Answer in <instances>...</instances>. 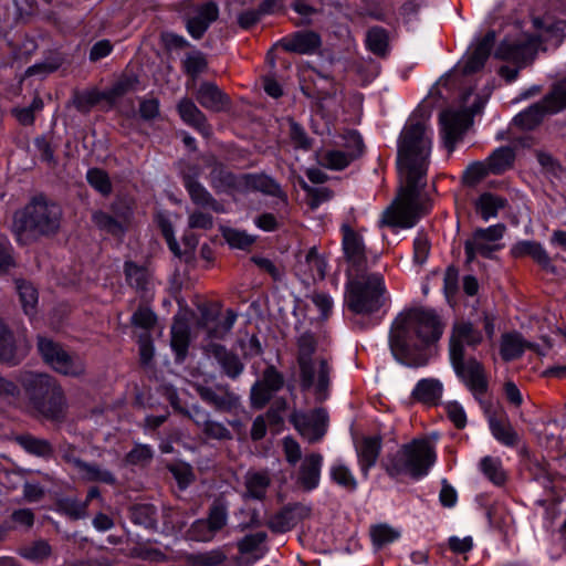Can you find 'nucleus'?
Instances as JSON below:
<instances>
[{"mask_svg": "<svg viewBox=\"0 0 566 566\" xmlns=\"http://www.w3.org/2000/svg\"><path fill=\"white\" fill-rule=\"evenodd\" d=\"M431 135L427 120L411 116L398 139V165L406 171L395 201L384 211L381 226L412 228L429 212L430 203L421 198L431 153Z\"/></svg>", "mask_w": 566, "mask_h": 566, "instance_id": "nucleus-1", "label": "nucleus"}, {"mask_svg": "<svg viewBox=\"0 0 566 566\" xmlns=\"http://www.w3.org/2000/svg\"><path fill=\"white\" fill-rule=\"evenodd\" d=\"M446 324L432 308L413 307L399 313L389 331V348L395 359L409 367L427 366L437 355Z\"/></svg>", "mask_w": 566, "mask_h": 566, "instance_id": "nucleus-2", "label": "nucleus"}, {"mask_svg": "<svg viewBox=\"0 0 566 566\" xmlns=\"http://www.w3.org/2000/svg\"><path fill=\"white\" fill-rule=\"evenodd\" d=\"M482 342L483 334L472 322L459 319L452 324L449 338L450 363L457 377L480 403L489 390V379L481 361L475 357L465 358V346L475 349Z\"/></svg>", "mask_w": 566, "mask_h": 566, "instance_id": "nucleus-3", "label": "nucleus"}, {"mask_svg": "<svg viewBox=\"0 0 566 566\" xmlns=\"http://www.w3.org/2000/svg\"><path fill=\"white\" fill-rule=\"evenodd\" d=\"M27 405L36 417L61 423L66 419L67 400L61 384L51 375L21 370L17 377Z\"/></svg>", "mask_w": 566, "mask_h": 566, "instance_id": "nucleus-4", "label": "nucleus"}, {"mask_svg": "<svg viewBox=\"0 0 566 566\" xmlns=\"http://www.w3.org/2000/svg\"><path fill=\"white\" fill-rule=\"evenodd\" d=\"M385 279L380 273H357L346 283L344 302L355 315H371L386 302Z\"/></svg>", "mask_w": 566, "mask_h": 566, "instance_id": "nucleus-5", "label": "nucleus"}, {"mask_svg": "<svg viewBox=\"0 0 566 566\" xmlns=\"http://www.w3.org/2000/svg\"><path fill=\"white\" fill-rule=\"evenodd\" d=\"M62 208L45 196H35L22 211L14 213L13 230L17 234L31 232L39 235L55 234L61 224Z\"/></svg>", "mask_w": 566, "mask_h": 566, "instance_id": "nucleus-6", "label": "nucleus"}, {"mask_svg": "<svg viewBox=\"0 0 566 566\" xmlns=\"http://www.w3.org/2000/svg\"><path fill=\"white\" fill-rule=\"evenodd\" d=\"M436 454L426 439H413L402 444L395 454H388L381 467L391 478L408 474L412 479L424 476L434 463Z\"/></svg>", "mask_w": 566, "mask_h": 566, "instance_id": "nucleus-7", "label": "nucleus"}, {"mask_svg": "<svg viewBox=\"0 0 566 566\" xmlns=\"http://www.w3.org/2000/svg\"><path fill=\"white\" fill-rule=\"evenodd\" d=\"M192 388L202 402L218 413L238 415L242 410L241 396L229 384L209 385L207 380L193 382Z\"/></svg>", "mask_w": 566, "mask_h": 566, "instance_id": "nucleus-8", "label": "nucleus"}, {"mask_svg": "<svg viewBox=\"0 0 566 566\" xmlns=\"http://www.w3.org/2000/svg\"><path fill=\"white\" fill-rule=\"evenodd\" d=\"M38 350L44 360L56 373L77 377L85 373L83 360L75 355H70L59 343L39 336Z\"/></svg>", "mask_w": 566, "mask_h": 566, "instance_id": "nucleus-9", "label": "nucleus"}, {"mask_svg": "<svg viewBox=\"0 0 566 566\" xmlns=\"http://www.w3.org/2000/svg\"><path fill=\"white\" fill-rule=\"evenodd\" d=\"M289 420L304 439L315 443L326 433L328 415L324 408H315L310 412L294 410Z\"/></svg>", "mask_w": 566, "mask_h": 566, "instance_id": "nucleus-10", "label": "nucleus"}, {"mask_svg": "<svg viewBox=\"0 0 566 566\" xmlns=\"http://www.w3.org/2000/svg\"><path fill=\"white\" fill-rule=\"evenodd\" d=\"M346 150H327L318 158V164L327 169L343 170L352 161L361 156L364 143L361 136L356 130H349L344 136Z\"/></svg>", "mask_w": 566, "mask_h": 566, "instance_id": "nucleus-11", "label": "nucleus"}, {"mask_svg": "<svg viewBox=\"0 0 566 566\" xmlns=\"http://www.w3.org/2000/svg\"><path fill=\"white\" fill-rule=\"evenodd\" d=\"M199 168L191 166L181 175L182 185L186 188L191 202L200 209H210L216 213H224L226 207L217 200L206 188L199 182Z\"/></svg>", "mask_w": 566, "mask_h": 566, "instance_id": "nucleus-12", "label": "nucleus"}, {"mask_svg": "<svg viewBox=\"0 0 566 566\" xmlns=\"http://www.w3.org/2000/svg\"><path fill=\"white\" fill-rule=\"evenodd\" d=\"M311 367L310 380H305L303 371L300 370V387L302 391L314 388L315 399L323 402L328 397L332 367L328 358L324 356H317L315 360H311Z\"/></svg>", "mask_w": 566, "mask_h": 566, "instance_id": "nucleus-13", "label": "nucleus"}, {"mask_svg": "<svg viewBox=\"0 0 566 566\" xmlns=\"http://www.w3.org/2000/svg\"><path fill=\"white\" fill-rule=\"evenodd\" d=\"M472 124V119L464 111L447 109L440 114V125L444 147L452 153L455 144L460 142Z\"/></svg>", "mask_w": 566, "mask_h": 566, "instance_id": "nucleus-14", "label": "nucleus"}, {"mask_svg": "<svg viewBox=\"0 0 566 566\" xmlns=\"http://www.w3.org/2000/svg\"><path fill=\"white\" fill-rule=\"evenodd\" d=\"M218 18V4L214 1H207L185 14L186 29L195 40H200Z\"/></svg>", "mask_w": 566, "mask_h": 566, "instance_id": "nucleus-15", "label": "nucleus"}, {"mask_svg": "<svg viewBox=\"0 0 566 566\" xmlns=\"http://www.w3.org/2000/svg\"><path fill=\"white\" fill-rule=\"evenodd\" d=\"M343 234L342 247L346 261L357 272L366 270L367 256L366 247L360 233L355 231L348 223L340 227Z\"/></svg>", "mask_w": 566, "mask_h": 566, "instance_id": "nucleus-16", "label": "nucleus"}, {"mask_svg": "<svg viewBox=\"0 0 566 566\" xmlns=\"http://www.w3.org/2000/svg\"><path fill=\"white\" fill-rule=\"evenodd\" d=\"M208 356L213 357L227 378L237 380L244 371L245 365L237 353L219 343H209L203 347Z\"/></svg>", "mask_w": 566, "mask_h": 566, "instance_id": "nucleus-17", "label": "nucleus"}, {"mask_svg": "<svg viewBox=\"0 0 566 566\" xmlns=\"http://www.w3.org/2000/svg\"><path fill=\"white\" fill-rule=\"evenodd\" d=\"M536 55L534 45L526 41L503 40L497 45L494 57L516 64L518 69L531 64Z\"/></svg>", "mask_w": 566, "mask_h": 566, "instance_id": "nucleus-18", "label": "nucleus"}, {"mask_svg": "<svg viewBox=\"0 0 566 566\" xmlns=\"http://www.w3.org/2000/svg\"><path fill=\"white\" fill-rule=\"evenodd\" d=\"M323 455L317 452L306 454L296 472L295 484L304 492L316 489L321 480Z\"/></svg>", "mask_w": 566, "mask_h": 566, "instance_id": "nucleus-19", "label": "nucleus"}, {"mask_svg": "<svg viewBox=\"0 0 566 566\" xmlns=\"http://www.w3.org/2000/svg\"><path fill=\"white\" fill-rule=\"evenodd\" d=\"M381 449V436H364L355 442L358 464L365 478L368 476L369 470L377 463Z\"/></svg>", "mask_w": 566, "mask_h": 566, "instance_id": "nucleus-20", "label": "nucleus"}, {"mask_svg": "<svg viewBox=\"0 0 566 566\" xmlns=\"http://www.w3.org/2000/svg\"><path fill=\"white\" fill-rule=\"evenodd\" d=\"M511 255L514 259L530 256L544 271L554 275L557 274L556 265L553 264L552 258L548 255L547 251L543 248V245L539 242L530 240L518 241L512 247Z\"/></svg>", "mask_w": 566, "mask_h": 566, "instance_id": "nucleus-21", "label": "nucleus"}, {"mask_svg": "<svg viewBox=\"0 0 566 566\" xmlns=\"http://www.w3.org/2000/svg\"><path fill=\"white\" fill-rule=\"evenodd\" d=\"M495 41L496 33L494 30L488 31L485 35L478 41L463 64L462 73L464 75L476 73L484 67V64L494 48Z\"/></svg>", "mask_w": 566, "mask_h": 566, "instance_id": "nucleus-22", "label": "nucleus"}, {"mask_svg": "<svg viewBox=\"0 0 566 566\" xmlns=\"http://www.w3.org/2000/svg\"><path fill=\"white\" fill-rule=\"evenodd\" d=\"M321 45V35L315 31H296L281 40L284 51L297 54H313Z\"/></svg>", "mask_w": 566, "mask_h": 566, "instance_id": "nucleus-23", "label": "nucleus"}, {"mask_svg": "<svg viewBox=\"0 0 566 566\" xmlns=\"http://www.w3.org/2000/svg\"><path fill=\"white\" fill-rule=\"evenodd\" d=\"M177 112L185 124L198 130L202 136L208 137L211 134V125L208 123L207 116L192 99L181 98L177 104Z\"/></svg>", "mask_w": 566, "mask_h": 566, "instance_id": "nucleus-24", "label": "nucleus"}, {"mask_svg": "<svg viewBox=\"0 0 566 566\" xmlns=\"http://www.w3.org/2000/svg\"><path fill=\"white\" fill-rule=\"evenodd\" d=\"M211 168L209 182L216 193H230L239 188L238 176L216 158L208 164Z\"/></svg>", "mask_w": 566, "mask_h": 566, "instance_id": "nucleus-25", "label": "nucleus"}, {"mask_svg": "<svg viewBox=\"0 0 566 566\" xmlns=\"http://www.w3.org/2000/svg\"><path fill=\"white\" fill-rule=\"evenodd\" d=\"M317 345L315 334L310 331L304 332L296 338V361L305 380L311 379V360H315L314 354L317 350Z\"/></svg>", "mask_w": 566, "mask_h": 566, "instance_id": "nucleus-26", "label": "nucleus"}, {"mask_svg": "<svg viewBox=\"0 0 566 566\" xmlns=\"http://www.w3.org/2000/svg\"><path fill=\"white\" fill-rule=\"evenodd\" d=\"M525 349H531L538 355H544L537 344L525 340L518 333H507L502 336L500 354L504 361H511L522 357Z\"/></svg>", "mask_w": 566, "mask_h": 566, "instance_id": "nucleus-27", "label": "nucleus"}, {"mask_svg": "<svg viewBox=\"0 0 566 566\" xmlns=\"http://www.w3.org/2000/svg\"><path fill=\"white\" fill-rule=\"evenodd\" d=\"M196 98L202 107L212 112H221L230 105L229 96L212 82H202Z\"/></svg>", "mask_w": 566, "mask_h": 566, "instance_id": "nucleus-28", "label": "nucleus"}, {"mask_svg": "<svg viewBox=\"0 0 566 566\" xmlns=\"http://www.w3.org/2000/svg\"><path fill=\"white\" fill-rule=\"evenodd\" d=\"M242 179L249 189L276 197L284 203H287L286 192L272 177L264 174H245L242 176Z\"/></svg>", "mask_w": 566, "mask_h": 566, "instance_id": "nucleus-29", "label": "nucleus"}, {"mask_svg": "<svg viewBox=\"0 0 566 566\" xmlns=\"http://www.w3.org/2000/svg\"><path fill=\"white\" fill-rule=\"evenodd\" d=\"M443 385L436 378H423L415 386L411 398L427 406H437L442 397Z\"/></svg>", "mask_w": 566, "mask_h": 566, "instance_id": "nucleus-30", "label": "nucleus"}, {"mask_svg": "<svg viewBox=\"0 0 566 566\" xmlns=\"http://www.w3.org/2000/svg\"><path fill=\"white\" fill-rule=\"evenodd\" d=\"M271 485V478L265 471H249L244 475L245 491L242 494L244 500L263 501L266 496L268 489Z\"/></svg>", "mask_w": 566, "mask_h": 566, "instance_id": "nucleus-31", "label": "nucleus"}, {"mask_svg": "<svg viewBox=\"0 0 566 566\" xmlns=\"http://www.w3.org/2000/svg\"><path fill=\"white\" fill-rule=\"evenodd\" d=\"M124 275L127 285L137 293H147L151 283V274L147 266L137 264L134 261H125Z\"/></svg>", "mask_w": 566, "mask_h": 566, "instance_id": "nucleus-32", "label": "nucleus"}, {"mask_svg": "<svg viewBox=\"0 0 566 566\" xmlns=\"http://www.w3.org/2000/svg\"><path fill=\"white\" fill-rule=\"evenodd\" d=\"M19 352L13 333L3 323H0V363L17 366L23 359Z\"/></svg>", "mask_w": 566, "mask_h": 566, "instance_id": "nucleus-33", "label": "nucleus"}, {"mask_svg": "<svg viewBox=\"0 0 566 566\" xmlns=\"http://www.w3.org/2000/svg\"><path fill=\"white\" fill-rule=\"evenodd\" d=\"M301 91L306 97L321 103L336 95L335 81L332 76H322V82L311 78L301 85Z\"/></svg>", "mask_w": 566, "mask_h": 566, "instance_id": "nucleus-34", "label": "nucleus"}, {"mask_svg": "<svg viewBox=\"0 0 566 566\" xmlns=\"http://www.w3.org/2000/svg\"><path fill=\"white\" fill-rule=\"evenodd\" d=\"M190 345V328L182 319H175L171 326L170 346L176 356L177 363H182Z\"/></svg>", "mask_w": 566, "mask_h": 566, "instance_id": "nucleus-35", "label": "nucleus"}, {"mask_svg": "<svg viewBox=\"0 0 566 566\" xmlns=\"http://www.w3.org/2000/svg\"><path fill=\"white\" fill-rule=\"evenodd\" d=\"M546 114L549 113L543 97L539 102L532 104L525 111L518 113L513 118V124L523 130H533L541 125Z\"/></svg>", "mask_w": 566, "mask_h": 566, "instance_id": "nucleus-36", "label": "nucleus"}, {"mask_svg": "<svg viewBox=\"0 0 566 566\" xmlns=\"http://www.w3.org/2000/svg\"><path fill=\"white\" fill-rule=\"evenodd\" d=\"M489 424L492 434L501 443L507 447H515L518 443V434L505 415L500 417L495 413L490 415Z\"/></svg>", "mask_w": 566, "mask_h": 566, "instance_id": "nucleus-37", "label": "nucleus"}, {"mask_svg": "<svg viewBox=\"0 0 566 566\" xmlns=\"http://www.w3.org/2000/svg\"><path fill=\"white\" fill-rule=\"evenodd\" d=\"M14 440L25 452L34 457L49 460L54 455V448L46 439L23 433L17 436Z\"/></svg>", "mask_w": 566, "mask_h": 566, "instance_id": "nucleus-38", "label": "nucleus"}, {"mask_svg": "<svg viewBox=\"0 0 566 566\" xmlns=\"http://www.w3.org/2000/svg\"><path fill=\"white\" fill-rule=\"evenodd\" d=\"M515 150L510 146L495 149L485 160L492 175H502L514 166Z\"/></svg>", "mask_w": 566, "mask_h": 566, "instance_id": "nucleus-39", "label": "nucleus"}, {"mask_svg": "<svg viewBox=\"0 0 566 566\" xmlns=\"http://www.w3.org/2000/svg\"><path fill=\"white\" fill-rule=\"evenodd\" d=\"M507 206V200L492 192H483L475 201V211L483 220L497 216L499 211Z\"/></svg>", "mask_w": 566, "mask_h": 566, "instance_id": "nucleus-40", "label": "nucleus"}, {"mask_svg": "<svg viewBox=\"0 0 566 566\" xmlns=\"http://www.w3.org/2000/svg\"><path fill=\"white\" fill-rule=\"evenodd\" d=\"M129 518L134 524L148 530L157 528V509L150 503L135 504L129 509Z\"/></svg>", "mask_w": 566, "mask_h": 566, "instance_id": "nucleus-41", "label": "nucleus"}, {"mask_svg": "<svg viewBox=\"0 0 566 566\" xmlns=\"http://www.w3.org/2000/svg\"><path fill=\"white\" fill-rule=\"evenodd\" d=\"M499 249V244L492 243L491 241H485L483 239H478L476 235L472 234V238L464 242L465 262L472 263L476 255L491 259L493 252L497 251Z\"/></svg>", "mask_w": 566, "mask_h": 566, "instance_id": "nucleus-42", "label": "nucleus"}, {"mask_svg": "<svg viewBox=\"0 0 566 566\" xmlns=\"http://www.w3.org/2000/svg\"><path fill=\"white\" fill-rule=\"evenodd\" d=\"M549 114H557L566 109V76L556 81L549 92L544 96Z\"/></svg>", "mask_w": 566, "mask_h": 566, "instance_id": "nucleus-43", "label": "nucleus"}, {"mask_svg": "<svg viewBox=\"0 0 566 566\" xmlns=\"http://www.w3.org/2000/svg\"><path fill=\"white\" fill-rule=\"evenodd\" d=\"M78 472L82 478L88 482H101L107 485H115L117 483V479L112 471L104 469L94 462H84Z\"/></svg>", "mask_w": 566, "mask_h": 566, "instance_id": "nucleus-44", "label": "nucleus"}, {"mask_svg": "<svg viewBox=\"0 0 566 566\" xmlns=\"http://www.w3.org/2000/svg\"><path fill=\"white\" fill-rule=\"evenodd\" d=\"M237 317L238 314L232 308H228L223 318L219 316L214 324L203 328L207 333V337L210 339H224L231 332Z\"/></svg>", "mask_w": 566, "mask_h": 566, "instance_id": "nucleus-45", "label": "nucleus"}, {"mask_svg": "<svg viewBox=\"0 0 566 566\" xmlns=\"http://www.w3.org/2000/svg\"><path fill=\"white\" fill-rule=\"evenodd\" d=\"M227 559L222 549L217 548L206 553L187 554L185 562L188 566H219Z\"/></svg>", "mask_w": 566, "mask_h": 566, "instance_id": "nucleus-46", "label": "nucleus"}, {"mask_svg": "<svg viewBox=\"0 0 566 566\" xmlns=\"http://www.w3.org/2000/svg\"><path fill=\"white\" fill-rule=\"evenodd\" d=\"M15 286L24 313L27 315H33L35 313L39 296L36 289L30 282L24 280H17Z\"/></svg>", "mask_w": 566, "mask_h": 566, "instance_id": "nucleus-47", "label": "nucleus"}, {"mask_svg": "<svg viewBox=\"0 0 566 566\" xmlns=\"http://www.w3.org/2000/svg\"><path fill=\"white\" fill-rule=\"evenodd\" d=\"M214 533L221 531L228 521V505L221 499H216L209 507L207 518H203Z\"/></svg>", "mask_w": 566, "mask_h": 566, "instance_id": "nucleus-48", "label": "nucleus"}, {"mask_svg": "<svg viewBox=\"0 0 566 566\" xmlns=\"http://www.w3.org/2000/svg\"><path fill=\"white\" fill-rule=\"evenodd\" d=\"M220 232L226 242L233 249L247 250L255 242V237L234 228L221 226Z\"/></svg>", "mask_w": 566, "mask_h": 566, "instance_id": "nucleus-49", "label": "nucleus"}, {"mask_svg": "<svg viewBox=\"0 0 566 566\" xmlns=\"http://www.w3.org/2000/svg\"><path fill=\"white\" fill-rule=\"evenodd\" d=\"M103 99H106L104 92L96 90L85 92L75 91L72 103L80 113L86 114Z\"/></svg>", "mask_w": 566, "mask_h": 566, "instance_id": "nucleus-50", "label": "nucleus"}, {"mask_svg": "<svg viewBox=\"0 0 566 566\" xmlns=\"http://www.w3.org/2000/svg\"><path fill=\"white\" fill-rule=\"evenodd\" d=\"M88 185L103 197H108L113 191V185L108 174L101 168H91L86 172Z\"/></svg>", "mask_w": 566, "mask_h": 566, "instance_id": "nucleus-51", "label": "nucleus"}, {"mask_svg": "<svg viewBox=\"0 0 566 566\" xmlns=\"http://www.w3.org/2000/svg\"><path fill=\"white\" fill-rule=\"evenodd\" d=\"M182 71L186 75L196 80L199 74L203 73L208 69V61L201 51H195L187 54L186 59L181 62Z\"/></svg>", "mask_w": 566, "mask_h": 566, "instance_id": "nucleus-52", "label": "nucleus"}, {"mask_svg": "<svg viewBox=\"0 0 566 566\" xmlns=\"http://www.w3.org/2000/svg\"><path fill=\"white\" fill-rule=\"evenodd\" d=\"M295 525V516L292 514L289 505L282 507L279 512L272 515L266 522V526L273 533H285Z\"/></svg>", "mask_w": 566, "mask_h": 566, "instance_id": "nucleus-53", "label": "nucleus"}, {"mask_svg": "<svg viewBox=\"0 0 566 566\" xmlns=\"http://www.w3.org/2000/svg\"><path fill=\"white\" fill-rule=\"evenodd\" d=\"M92 222L99 230L106 231L112 235H118L125 232V227L119 223L118 219L102 210H96L92 213Z\"/></svg>", "mask_w": 566, "mask_h": 566, "instance_id": "nucleus-54", "label": "nucleus"}, {"mask_svg": "<svg viewBox=\"0 0 566 566\" xmlns=\"http://www.w3.org/2000/svg\"><path fill=\"white\" fill-rule=\"evenodd\" d=\"M57 512L69 516L72 520H80L86 516V503L80 502L75 497H62L55 503Z\"/></svg>", "mask_w": 566, "mask_h": 566, "instance_id": "nucleus-55", "label": "nucleus"}, {"mask_svg": "<svg viewBox=\"0 0 566 566\" xmlns=\"http://www.w3.org/2000/svg\"><path fill=\"white\" fill-rule=\"evenodd\" d=\"M366 43L376 55H385L388 48V33L381 27H373L367 32Z\"/></svg>", "mask_w": 566, "mask_h": 566, "instance_id": "nucleus-56", "label": "nucleus"}, {"mask_svg": "<svg viewBox=\"0 0 566 566\" xmlns=\"http://www.w3.org/2000/svg\"><path fill=\"white\" fill-rule=\"evenodd\" d=\"M20 556L32 562H43L52 554V548L46 541L40 539L19 549Z\"/></svg>", "mask_w": 566, "mask_h": 566, "instance_id": "nucleus-57", "label": "nucleus"}, {"mask_svg": "<svg viewBox=\"0 0 566 566\" xmlns=\"http://www.w3.org/2000/svg\"><path fill=\"white\" fill-rule=\"evenodd\" d=\"M480 467L484 475L495 485H503L506 481V474L499 460L485 457L481 460Z\"/></svg>", "mask_w": 566, "mask_h": 566, "instance_id": "nucleus-58", "label": "nucleus"}, {"mask_svg": "<svg viewBox=\"0 0 566 566\" xmlns=\"http://www.w3.org/2000/svg\"><path fill=\"white\" fill-rule=\"evenodd\" d=\"M268 534L265 532H256L248 534L237 543L240 554L248 555L261 551V546L266 542Z\"/></svg>", "mask_w": 566, "mask_h": 566, "instance_id": "nucleus-59", "label": "nucleus"}, {"mask_svg": "<svg viewBox=\"0 0 566 566\" xmlns=\"http://www.w3.org/2000/svg\"><path fill=\"white\" fill-rule=\"evenodd\" d=\"M331 479L348 492H354L357 489L355 476L344 464H337L331 469Z\"/></svg>", "mask_w": 566, "mask_h": 566, "instance_id": "nucleus-60", "label": "nucleus"}, {"mask_svg": "<svg viewBox=\"0 0 566 566\" xmlns=\"http://www.w3.org/2000/svg\"><path fill=\"white\" fill-rule=\"evenodd\" d=\"M305 264L308 266L311 277L315 280H324L326 275V262L318 254L316 247H312L305 255Z\"/></svg>", "mask_w": 566, "mask_h": 566, "instance_id": "nucleus-61", "label": "nucleus"}, {"mask_svg": "<svg viewBox=\"0 0 566 566\" xmlns=\"http://www.w3.org/2000/svg\"><path fill=\"white\" fill-rule=\"evenodd\" d=\"M200 430L208 440L229 441L233 439L231 431L222 422L211 418Z\"/></svg>", "mask_w": 566, "mask_h": 566, "instance_id": "nucleus-62", "label": "nucleus"}, {"mask_svg": "<svg viewBox=\"0 0 566 566\" xmlns=\"http://www.w3.org/2000/svg\"><path fill=\"white\" fill-rule=\"evenodd\" d=\"M370 536L374 546L377 548L382 547L386 544L392 543L399 537V532L394 530L387 524H378L371 526Z\"/></svg>", "mask_w": 566, "mask_h": 566, "instance_id": "nucleus-63", "label": "nucleus"}, {"mask_svg": "<svg viewBox=\"0 0 566 566\" xmlns=\"http://www.w3.org/2000/svg\"><path fill=\"white\" fill-rule=\"evenodd\" d=\"M275 392L270 390L262 381H255L250 390V405L254 409H263Z\"/></svg>", "mask_w": 566, "mask_h": 566, "instance_id": "nucleus-64", "label": "nucleus"}]
</instances>
